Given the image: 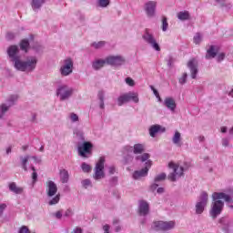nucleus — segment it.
Masks as SVG:
<instances>
[{"label": "nucleus", "instance_id": "obj_55", "mask_svg": "<svg viewBox=\"0 0 233 233\" xmlns=\"http://www.w3.org/2000/svg\"><path fill=\"white\" fill-rule=\"evenodd\" d=\"M227 130H228L227 127H221L222 134H226Z\"/></svg>", "mask_w": 233, "mask_h": 233}, {"label": "nucleus", "instance_id": "obj_24", "mask_svg": "<svg viewBox=\"0 0 233 233\" xmlns=\"http://www.w3.org/2000/svg\"><path fill=\"white\" fill-rule=\"evenodd\" d=\"M68 171L66 169L60 170V179L62 183H68Z\"/></svg>", "mask_w": 233, "mask_h": 233}, {"label": "nucleus", "instance_id": "obj_41", "mask_svg": "<svg viewBox=\"0 0 233 233\" xmlns=\"http://www.w3.org/2000/svg\"><path fill=\"white\" fill-rule=\"evenodd\" d=\"M187 74L184 73L182 77L179 79V83L180 85H185L187 83Z\"/></svg>", "mask_w": 233, "mask_h": 233}, {"label": "nucleus", "instance_id": "obj_50", "mask_svg": "<svg viewBox=\"0 0 233 233\" xmlns=\"http://www.w3.org/2000/svg\"><path fill=\"white\" fill-rule=\"evenodd\" d=\"M56 218L57 219H61V218H63V213H61V211H57V212L56 213Z\"/></svg>", "mask_w": 233, "mask_h": 233}, {"label": "nucleus", "instance_id": "obj_8", "mask_svg": "<svg viewBox=\"0 0 233 233\" xmlns=\"http://www.w3.org/2000/svg\"><path fill=\"white\" fill-rule=\"evenodd\" d=\"M56 96H59L60 101H65V99H68L72 96V88L66 85L60 86L56 89Z\"/></svg>", "mask_w": 233, "mask_h": 233}, {"label": "nucleus", "instance_id": "obj_12", "mask_svg": "<svg viewBox=\"0 0 233 233\" xmlns=\"http://www.w3.org/2000/svg\"><path fill=\"white\" fill-rule=\"evenodd\" d=\"M14 101H17L16 95H13L9 97V105L2 104L0 106V119H2L3 116H5V114H6V112H8V110L10 109V106H12V105H14Z\"/></svg>", "mask_w": 233, "mask_h": 233}, {"label": "nucleus", "instance_id": "obj_44", "mask_svg": "<svg viewBox=\"0 0 233 233\" xmlns=\"http://www.w3.org/2000/svg\"><path fill=\"white\" fill-rule=\"evenodd\" d=\"M31 170H33V175H32L33 180L36 181L37 180V173L35 172V167L34 166H32Z\"/></svg>", "mask_w": 233, "mask_h": 233}, {"label": "nucleus", "instance_id": "obj_56", "mask_svg": "<svg viewBox=\"0 0 233 233\" xmlns=\"http://www.w3.org/2000/svg\"><path fill=\"white\" fill-rule=\"evenodd\" d=\"M158 185L157 184H153L151 186V190H156V188H157Z\"/></svg>", "mask_w": 233, "mask_h": 233}, {"label": "nucleus", "instance_id": "obj_51", "mask_svg": "<svg viewBox=\"0 0 233 233\" xmlns=\"http://www.w3.org/2000/svg\"><path fill=\"white\" fill-rule=\"evenodd\" d=\"M116 173V167L114 166H111L109 167V174H115Z\"/></svg>", "mask_w": 233, "mask_h": 233}, {"label": "nucleus", "instance_id": "obj_11", "mask_svg": "<svg viewBox=\"0 0 233 233\" xmlns=\"http://www.w3.org/2000/svg\"><path fill=\"white\" fill-rule=\"evenodd\" d=\"M157 6V2L149 1L145 4L144 8L147 17H154L156 15V7Z\"/></svg>", "mask_w": 233, "mask_h": 233}, {"label": "nucleus", "instance_id": "obj_33", "mask_svg": "<svg viewBox=\"0 0 233 233\" xmlns=\"http://www.w3.org/2000/svg\"><path fill=\"white\" fill-rule=\"evenodd\" d=\"M202 39H203V35H201V34L199 33H197L196 35L194 36V43H196V45H199Z\"/></svg>", "mask_w": 233, "mask_h": 233}, {"label": "nucleus", "instance_id": "obj_25", "mask_svg": "<svg viewBox=\"0 0 233 233\" xmlns=\"http://www.w3.org/2000/svg\"><path fill=\"white\" fill-rule=\"evenodd\" d=\"M177 18L180 19V21H187V19H190V14L188 11L179 12L177 13Z\"/></svg>", "mask_w": 233, "mask_h": 233}, {"label": "nucleus", "instance_id": "obj_39", "mask_svg": "<svg viewBox=\"0 0 233 233\" xmlns=\"http://www.w3.org/2000/svg\"><path fill=\"white\" fill-rule=\"evenodd\" d=\"M98 5L99 6H102V8H106V6L110 5V0H99Z\"/></svg>", "mask_w": 233, "mask_h": 233}, {"label": "nucleus", "instance_id": "obj_34", "mask_svg": "<svg viewBox=\"0 0 233 233\" xmlns=\"http://www.w3.org/2000/svg\"><path fill=\"white\" fill-rule=\"evenodd\" d=\"M29 158H30V157H26L25 158L21 157L22 166H23V168L25 172L28 171V167H26V163H28Z\"/></svg>", "mask_w": 233, "mask_h": 233}, {"label": "nucleus", "instance_id": "obj_6", "mask_svg": "<svg viewBox=\"0 0 233 233\" xmlns=\"http://www.w3.org/2000/svg\"><path fill=\"white\" fill-rule=\"evenodd\" d=\"M207 203H208V194L206 192H202L200 194L198 202L196 205V213L203 214V210H205V207H207Z\"/></svg>", "mask_w": 233, "mask_h": 233}, {"label": "nucleus", "instance_id": "obj_40", "mask_svg": "<svg viewBox=\"0 0 233 233\" xmlns=\"http://www.w3.org/2000/svg\"><path fill=\"white\" fill-rule=\"evenodd\" d=\"M92 46H94V48H103V46H105V41H100L98 43H93Z\"/></svg>", "mask_w": 233, "mask_h": 233}, {"label": "nucleus", "instance_id": "obj_32", "mask_svg": "<svg viewBox=\"0 0 233 233\" xmlns=\"http://www.w3.org/2000/svg\"><path fill=\"white\" fill-rule=\"evenodd\" d=\"M149 157H150V155L148 153H145L142 156L137 157V160L142 161V163H144V161H147Z\"/></svg>", "mask_w": 233, "mask_h": 233}, {"label": "nucleus", "instance_id": "obj_13", "mask_svg": "<svg viewBox=\"0 0 233 233\" xmlns=\"http://www.w3.org/2000/svg\"><path fill=\"white\" fill-rule=\"evenodd\" d=\"M150 167H152V161L147 160L146 162L145 168H142L139 171L134 172V174H133L134 179H139V177H145V176H147L148 174V170H149Z\"/></svg>", "mask_w": 233, "mask_h": 233}, {"label": "nucleus", "instance_id": "obj_49", "mask_svg": "<svg viewBox=\"0 0 233 233\" xmlns=\"http://www.w3.org/2000/svg\"><path fill=\"white\" fill-rule=\"evenodd\" d=\"M76 136L83 139V131H75Z\"/></svg>", "mask_w": 233, "mask_h": 233}, {"label": "nucleus", "instance_id": "obj_23", "mask_svg": "<svg viewBox=\"0 0 233 233\" xmlns=\"http://www.w3.org/2000/svg\"><path fill=\"white\" fill-rule=\"evenodd\" d=\"M45 4V0H33L32 1V8L33 10H39V8H41V6H43V5Z\"/></svg>", "mask_w": 233, "mask_h": 233}, {"label": "nucleus", "instance_id": "obj_42", "mask_svg": "<svg viewBox=\"0 0 233 233\" xmlns=\"http://www.w3.org/2000/svg\"><path fill=\"white\" fill-rule=\"evenodd\" d=\"M151 90H153L154 95L158 99V101L161 102V96H159V92L157 91V89L154 88V86H150Z\"/></svg>", "mask_w": 233, "mask_h": 233}, {"label": "nucleus", "instance_id": "obj_3", "mask_svg": "<svg viewBox=\"0 0 233 233\" xmlns=\"http://www.w3.org/2000/svg\"><path fill=\"white\" fill-rule=\"evenodd\" d=\"M168 167L173 169V173H170L168 176V179L170 181H177L183 176V167H179V165L174 163V162H169Z\"/></svg>", "mask_w": 233, "mask_h": 233}, {"label": "nucleus", "instance_id": "obj_47", "mask_svg": "<svg viewBox=\"0 0 233 233\" xmlns=\"http://www.w3.org/2000/svg\"><path fill=\"white\" fill-rule=\"evenodd\" d=\"M5 208H6V205L1 204L0 205V218H1V216H3V212H5Z\"/></svg>", "mask_w": 233, "mask_h": 233}, {"label": "nucleus", "instance_id": "obj_60", "mask_svg": "<svg viewBox=\"0 0 233 233\" xmlns=\"http://www.w3.org/2000/svg\"><path fill=\"white\" fill-rule=\"evenodd\" d=\"M40 152H44L45 151V146H42L39 149Z\"/></svg>", "mask_w": 233, "mask_h": 233}, {"label": "nucleus", "instance_id": "obj_29", "mask_svg": "<svg viewBox=\"0 0 233 233\" xmlns=\"http://www.w3.org/2000/svg\"><path fill=\"white\" fill-rule=\"evenodd\" d=\"M30 46V43L28 42V40L24 39L21 41L20 43V48L21 50H25V52H28V47Z\"/></svg>", "mask_w": 233, "mask_h": 233}, {"label": "nucleus", "instance_id": "obj_46", "mask_svg": "<svg viewBox=\"0 0 233 233\" xmlns=\"http://www.w3.org/2000/svg\"><path fill=\"white\" fill-rule=\"evenodd\" d=\"M217 59L218 62L223 61L225 59V53L218 54Z\"/></svg>", "mask_w": 233, "mask_h": 233}, {"label": "nucleus", "instance_id": "obj_62", "mask_svg": "<svg viewBox=\"0 0 233 233\" xmlns=\"http://www.w3.org/2000/svg\"><path fill=\"white\" fill-rule=\"evenodd\" d=\"M229 134H233V126H232V127L229 129Z\"/></svg>", "mask_w": 233, "mask_h": 233}, {"label": "nucleus", "instance_id": "obj_45", "mask_svg": "<svg viewBox=\"0 0 233 233\" xmlns=\"http://www.w3.org/2000/svg\"><path fill=\"white\" fill-rule=\"evenodd\" d=\"M82 185H83V187H85V188H88V187H90V185H91L90 179L83 180Z\"/></svg>", "mask_w": 233, "mask_h": 233}, {"label": "nucleus", "instance_id": "obj_14", "mask_svg": "<svg viewBox=\"0 0 233 233\" xmlns=\"http://www.w3.org/2000/svg\"><path fill=\"white\" fill-rule=\"evenodd\" d=\"M106 65H111L112 66H117L119 65H123L125 63V58L121 56H111L106 58Z\"/></svg>", "mask_w": 233, "mask_h": 233}, {"label": "nucleus", "instance_id": "obj_52", "mask_svg": "<svg viewBox=\"0 0 233 233\" xmlns=\"http://www.w3.org/2000/svg\"><path fill=\"white\" fill-rule=\"evenodd\" d=\"M65 216H66V218H70V216H72V210L67 209V210L66 211V213H65Z\"/></svg>", "mask_w": 233, "mask_h": 233}, {"label": "nucleus", "instance_id": "obj_38", "mask_svg": "<svg viewBox=\"0 0 233 233\" xmlns=\"http://www.w3.org/2000/svg\"><path fill=\"white\" fill-rule=\"evenodd\" d=\"M167 175L165 173L159 174L158 176H157L155 177V182L158 183V181H164V179H166Z\"/></svg>", "mask_w": 233, "mask_h": 233}, {"label": "nucleus", "instance_id": "obj_36", "mask_svg": "<svg viewBox=\"0 0 233 233\" xmlns=\"http://www.w3.org/2000/svg\"><path fill=\"white\" fill-rule=\"evenodd\" d=\"M5 39L7 41H14V39H15V34H14L12 32H7L5 35Z\"/></svg>", "mask_w": 233, "mask_h": 233}, {"label": "nucleus", "instance_id": "obj_28", "mask_svg": "<svg viewBox=\"0 0 233 233\" xmlns=\"http://www.w3.org/2000/svg\"><path fill=\"white\" fill-rule=\"evenodd\" d=\"M134 154H141L145 152V146L142 144H136L133 149Z\"/></svg>", "mask_w": 233, "mask_h": 233}, {"label": "nucleus", "instance_id": "obj_53", "mask_svg": "<svg viewBox=\"0 0 233 233\" xmlns=\"http://www.w3.org/2000/svg\"><path fill=\"white\" fill-rule=\"evenodd\" d=\"M163 192H165V188H163V187H158L157 188V193L158 194H163Z\"/></svg>", "mask_w": 233, "mask_h": 233}, {"label": "nucleus", "instance_id": "obj_4", "mask_svg": "<svg viewBox=\"0 0 233 233\" xmlns=\"http://www.w3.org/2000/svg\"><path fill=\"white\" fill-rule=\"evenodd\" d=\"M131 99H132V101H134V103H138V101H139V98H137V94L129 92V93L123 94L120 96H118L117 105H118V106H123V105H125V103H128Z\"/></svg>", "mask_w": 233, "mask_h": 233}, {"label": "nucleus", "instance_id": "obj_9", "mask_svg": "<svg viewBox=\"0 0 233 233\" xmlns=\"http://www.w3.org/2000/svg\"><path fill=\"white\" fill-rule=\"evenodd\" d=\"M143 38L145 39V41H147V43H148L152 46V48L157 50V52L161 51V47H159V44L156 42V38H154V35H152V34L150 33V30L148 29L146 30V33L143 35Z\"/></svg>", "mask_w": 233, "mask_h": 233}, {"label": "nucleus", "instance_id": "obj_43", "mask_svg": "<svg viewBox=\"0 0 233 233\" xmlns=\"http://www.w3.org/2000/svg\"><path fill=\"white\" fill-rule=\"evenodd\" d=\"M126 83L129 86H134V85H135L134 79H132L131 77L126 78Z\"/></svg>", "mask_w": 233, "mask_h": 233}, {"label": "nucleus", "instance_id": "obj_17", "mask_svg": "<svg viewBox=\"0 0 233 233\" xmlns=\"http://www.w3.org/2000/svg\"><path fill=\"white\" fill-rule=\"evenodd\" d=\"M139 214L140 216H147L150 210V206L147 203L145 200H141L139 202V207H138Z\"/></svg>", "mask_w": 233, "mask_h": 233}, {"label": "nucleus", "instance_id": "obj_26", "mask_svg": "<svg viewBox=\"0 0 233 233\" xmlns=\"http://www.w3.org/2000/svg\"><path fill=\"white\" fill-rule=\"evenodd\" d=\"M173 143L177 147H181V133H179V131L175 132Z\"/></svg>", "mask_w": 233, "mask_h": 233}, {"label": "nucleus", "instance_id": "obj_7", "mask_svg": "<svg viewBox=\"0 0 233 233\" xmlns=\"http://www.w3.org/2000/svg\"><path fill=\"white\" fill-rule=\"evenodd\" d=\"M174 227H176V222L174 221H157L152 225V228L154 230H171V228H174Z\"/></svg>", "mask_w": 233, "mask_h": 233}, {"label": "nucleus", "instance_id": "obj_27", "mask_svg": "<svg viewBox=\"0 0 233 233\" xmlns=\"http://www.w3.org/2000/svg\"><path fill=\"white\" fill-rule=\"evenodd\" d=\"M97 97L100 101V108L103 110L105 108V91H99Z\"/></svg>", "mask_w": 233, "mask_h": 233}, {"label": "nucleus", "instance_id": "obj_20", "mask_svg": "<svg viewBox=\"0 0 233 233\" xmlns=\"http://www.w3.org/2000/svg\"><path fill=\"white\" fill-rule=\"evenodd\" d=\"M218 56V46H211L206 55L207 59H212Z\"/></svg>", "mask_w": 233, "mask_h": 233}, {"label": "nucleus", "instance_id": "obj_2", "mask_svg": "<svg viewBox=\"0 0 233 233\" xmlns=\"http://www.w3.org/2000/svg\"><path fill=\"white\" fill-rule=\"evenodd\" d=\"M72 72H74V60H72V58L64 59L60 66L61 76L66 77V76H70Z\"/></svg>", "mask_w": 233, "mask_h": 233}, {"label": "nucleus", "instance_id": "obj_1", "mask_svg": "<svg viewBox=\"0 0 233 233\" xmlns=\"http://www.w3.org/2000/svg\"><path fill=\"white\" fill-rule=\"evenodd\" d=\"M7 54L14 63L15 68L20 70V72H32V70H35V65H37V58L35 56L28 57L25 62L22 61L21 57L17 56L19 54V47L17 46H9Z\"/></svg>", "mask_w": 233, "mask_h": 233}, {"label": "nucleus", "instance_id": "obj_59", "mask_svg": "<svg viewBox=\"0 0 233 233\" xmlns=\"http://www.w3.org/2000/svg\"><path fill=\"white\" fill-rule=\"evenodd\" d=\"M10 152H12V147H8V148L6 149V154H10Z\"/></svg>", "mask_w": 233, "mask_h": 233}, {"label": "nucleus", "instance_id": "obj_61", "mask_svg": "<svg viewBox=\"0 0 233 233\" xmlns=\"http://www.w3.org/2000/svg\"><path fill=\"white\" fill-rule=\"evenodd\" d=\"M121 230V228H119V227H117L116 228V232H119Z\"/></svg>", "mask_w": 233, "mask_h": 233}, {"label": "nucleus", "instance_id": "obj_21", "mask_svg": "<svg viewBox=\"0 0 233 233\" xmlns=\"http://www.w3.org/2000/svg\"><path fill=\"white\" fill-rule=\"evenodd\" d=\"M106 65V59H97L95 62H93V68L95 70H99L100 68H103Z\"/></svg>", "mask_w": 233, "mask_h": 233}, {"label": "nucleus", "instance_id": "obj_57", "mask_svg": "<svg viewBox=\"0 0 233 233\" xmlns=\"http://www.w3.org/2000/svg\"><path fill=\"white\" fill-rule=\"evenodd\" d=\"M22 150H24V152L28 150V146H23L22 147Z\"/></svg>", "mask_w": 233, "mask_h": 233}, {"label": "nucleus", "instance_id": "obj_58", "mask_svg": "<svg viewBox=\"0 0 233 233\" xmlns=\"http://www.w3.org/2000/svg\"><path fill=\"white\" fill-rule=\"evenodd\" d=\"M228 96H230V97H233V88L229 91Z\"/></svg>", "mask_w": 233, "mask_h": 233}, {"label": "nucleus", "instance_id": "obj_16", "mask_svg": "<svg viewBox=\"0 0 233 233\" xmlns=\"http://www.w3.org/2000/svg\"><path fill=\"white\" fill-rule=\"evenodd\" d=\"M46 192H47L48 198H52L53 196H56V194H57V185L52 180L47 181Z\"/></svg>", "mask_w": 233, "mask_h": 233}, {"label": "nucleus", "instance_id": "obj_18", "mask_svg": "<svg viewBox=\"0 0 233 233\" xmlns=\"http://www.w3.org/2000/svg\"><path fill=\"white\" fill-rule=\"evenodd\" d=\"M165 106L168 108V110H171V112H174L176 110V100L172 97H167L164 101Z\"/></svg>", "mask_w": 233, "mask_h": 233}, {"label": "nucleus", "instance_id": "obj_37", "mask_svg": "<svg viewBox=\"0 0 233 233\" xmlns=\"http://www.w3.org/2000/svg\"><path fill=\"white\" fill-rule=\"evenodd\" d=\"M69 119L72 121V123H76L79 121V116L75 113H70Z\"/></svg>", "mask_w": 233, "mask_h": 233}, {"label": "nucleus", "instance_id": "obj_31", "mask_svg": "<svg viewBox=\"0 0 233 233\" xmlns=\"http://www.w3.org/2000/svg\"><path fill=\"white\" fill-rule=\"evenodd\" d=\"M162 30L163 32H167V30H168V22L167 20V16L162 17Z\"/></svg>", "mask_w": 233, "mask_h": 233}, {"label": "nucleus", "instance_id": "obj_15", "mask_svg": "<svg viewBox=\"0 0 233 233\" xmlns=\"http://www.w3.org/2000/svg\"><path fill=\"white\" fill-rule=\"evenodd\" d=\"M187 67L191 72L192 79H196L198 76V59L192 58L187 62Z\"/></svg>", "mask_w": 233, "mask_h": 233}, {"label": "nucleus", "instance_id": "obj_22", "mask_svg": "<svg viewBox=\"0 0 233 233\" xmlns=\"http://www.w3.org/2000/svg\"><path fill=\"white\" fill-rule=\"evenodd\" d=\"M9 189L15 194H23V187H17V184H15V182H12L9 184Z\"/></svg>", "mask_w": 233, "mask_h": 233}, {"label": "nucleus", "instance_id": "obj_30", "mask_svg": "<svg viewBox=\"0 0 233 233\" xmlns=\"http://www.w3.org/2000/svg\"><path fill=\"white\" fill-rule=\"evenodd\" d=\"M61 199V195L57 194L56 195L55 198H53L49 202L48 205L52 206V205H57V203H59V200Z\"/></svg>", "mask_w": 233, "mask_h": 233}, {"label": "nucleus", "instance_id": "obj_35", "mask_svg": "<svg viewBox=\"0 0 233 233\" xmlns=\"http://www.w3.org/2000/svg\"><path fill=\"white\" fill-rule=\"evenodd\" d=\"M83 172H91L92 171V167L86 163H82L81 165Z\"/></svg>", "mask_w": 233, "mask_h": 233}, {"label": "nucleus", "instance_id": "obj_5", "mask_svg": "<svg viewBox=\"0 0 233 233\" xmlns=\"http://www.w3.org/2000/svg\"><path fill=\"white\" fill-rule=\"evenodd\" d=\"M105 157H101L95 167V179H103L105 177Z\"/></svg>", "mask_w": 233, "mask_h": 233}, {"label": "nucleus", "instance_id": "obj_48", "mask_svg": "<svg viewBox=\"0 0 233 233\" xmlns=\"http://www.w3.org/2000/svg\"><path fill=\"white\" fill-rule=\"evenodd\" d=\"M222 145L223 147H228L229 141L227 138L222 139Z\"/></svg>", "mask_w": 233, "mask_h": 233}, {"label": "nucleus", "instance_id": "obj_10", "mask_svg": "<svg viewBox=\"0 0 233 233\" xmlns=\"http://www.w3.org/2000/svg\"><path fill=\"white\" fill-rule=\"evenodd\" d=\"M92 143L84 142L83 145L78 147V153L81 157H89L92 154Z\"/></svg>", "mask_w": 233, "mask_h": 233}, {"label": "nucleus", "instance_id": "obj_19", "mask_svg": "<svg viewBox=\"0 0 233 233\" xmlns=\"http://www.w3.org/2000/svg\"><path fill=\"white\" fill-rule=\"evenodd\" d=\"M157 132H165V127H162L159 125H155L149 128V134L151 137H156V135L157 134Z\"/></svg>", "mask_w": 233, "mask_h": 233}, {"label": "nucleus", "instance_id": "obj_54", "mask_svg": "<svg viewBox=\"0 0 233 233\" xmlns=\"http://www.w3.org/2000/svg\"><path fill=\"white\" fill-rule=\"evenodd\" d=\"M73 233H83V230H81V228H76L73 231Z\"/></svg>", "mask_w": 233, "mask_h": 233}]
</instances>
